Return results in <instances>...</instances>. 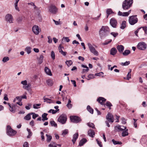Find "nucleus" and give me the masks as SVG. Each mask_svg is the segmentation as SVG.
<instances>
[{
    "instance_id": "1",
    "label": "nucleus",
    "mask_w": 147,
    "mask_h": 147,
    "mask_svg": "<svg viewBox=\"0 0 147 147\" xmlns=\"http://www.w3.org/2000/svg\"><path fill=\"white\" fill-rule=\"evenodd\" d=\"M106 99L102 97H99L97 100V101L102 105H104L105 106V105L109 107L110 109H111L110 107L112 106V105L111 103L107 101L106 103L105 104V102L106 101Z\"/></svg>"
},
{
    "instance_id": "2",
    "label": "nucleus",
    "mask_w": 147,
    "mask_h": 147,
    "mask_svg": "<svg viewBox=\"0 0 147 147\" xmlns=\"http://www.w3.org/2000/svg\"><path fill=\"white\" fill-rule=\"evenodd\" d=\"M133 2V0H125L122 3L123 9L125 10L129 9L132 6Z\"/></svg>"
},
{
    "instance_id": "3",
    "label": "nucleus",
    "mask_w": 147,
    "mask_h": 147,
    "mask_svg": "<svg viewBox=\"0 0 147 147\" xmlns=\"http://www.w3.org/2000/svg\"><path fill=\"white\" fill-rule=\"evenodd\" d=\"M109 28L107 26H102L99 31V35L100 37L105 36L108 35Z\"/></svg>"
},
{
    "instance_id": "4",
    "label": "nucleus",
    "mask_w": 147,
    "mask_h": 147,
    "mask_svg": "<svg viewBox=\"0 0 147 147\" xmlns=\"http://www.w3.org/2000/svg\"><path fill=\"white\" fill-rule=\"evenodd\" d=\"M138 22V19L137 15H133L129 17V22L131 25H133Z\"/></svg>"
},
{
    "instance_id": "5",
    "label": "nucleus",
    "mask_w": 147,
    "mask_h": 147,
    "mask_svg": "<svg viewBox=\"0 0 147 147\" xmlns=\"http://www.w3.org/2000/svg\"><path fill=\"white\" fill-rule=\"evenodd\" d=\"M87 45L90 52L96 56L98 55V52L96 50L94 47L90 42L87 43Z\"/></svg>"
},
{
    "instance_id": "6",
    "label": "nucleus",
    "mask_w": 147,
    "mask_h": 147,
    "mask_svg": "<svg viewBox=\"0 0 147 147\" xmlns=\"http://www.w3.org/2000/svg\"><path fill=\"white\" fill-rule=\"evenodd\" d=\"M7 133L9 136H13L16 134L17 131L13 129L10 126L8 125L7 126Z\"/></svg>"
},
{
    "instance_id": "7",
    "label": "nucleus",
    "mask_w": 147,
    "mask_h": 147,
    "mask_svg": "<svg viewBox=\"0 0 147 147\" xmlns=\"http://www.w3.org/2000/svg\"><path fill=\"white\" fill-rule=\"evenodd\" d=\"M67 119V116L65 114H63L59 117L58 121L62 124H63L65 123Z\"/></svg>"
},
{
    "instance_id": "8",
    "label": "nucleus",
    "mask_w": 147,
    "mask_h": 147,
    "mask_svg": "<svg viewBox=\"0 0 147 147\" xmlns=\"http://www.w3.org/2000/svg\"><path fill=\"white\" fill-rule=\"evenodd\" d=\"M137 48L140 50H144L146 48V45L144 42H140L138 45Z\"/></svg>"
},
{
    "instance_id": "9",
    "label": "nucleus",
    "mask_w": 147,
    "mask_h": 147,
    "mask_svg": "<svg viewBox=\"0 0 147 147\" xmlns=\"http://www.w3.org/2000/svg\"><path fill=\"white\" fill-rule=\"evenodd\" d=\"M70 119L71 121L74 123H78L81 121L80 118L76 116H70Z\"/></svg>"
},
{
    "instance_id": "10",
    "label": "nucleus",
    "mask_w": 147,
    "mask_h": 147,
    "mask_svg": "<svg viewBox=\"0 0 147 147\" xmlns=\"http://www.w3.org/2000/svg\"><path fill=\"white\" fill-rule=\"evenodd\" d=\"M32 30L33 33L35 35H38L39 34L41 30L37 25H34L32 28Z\"/></svg>"
},
{
    "instance_id": "11",
    "label": "nucleus",
    "mask_w": 147,
    "mask_h": 147,
    "mask_svg": "<svg viewBox=\"0 0 147 147\" xmlns=\"http://www.w3.org/2000/svg\"><path fill=\"white\" fill-rule=\"evenodd\" d=\"M49 11L53 14H55L57 11L56 7L53 5H51L49 7Z\"/></svg>"
},
{
    "instance_id": "12",
    "label": "nucleus",
    "mask_w": 147,
    "mask_h": 147,
    "mask_svg": "<svg viewBox=\"0 0 147 147\" xmlns=\"http://www.w3.org/2000/svg\"><path fill=\"white\" fill-rule=\"evenodd\" d=\"M110 23L111 26L113 28L116 27L117 22L114 18H112L110 20Z\"/></svg>"
},
{
    "instance_id": "13",
    "label": "nucleus",
    "mask_w": 147,
    "mask_h": 147,
    "mask_svg": "<svg viewBox=\"0 0 147 147\" xmlns=\"http://www.w3.org/2000/svg\"><path fill=\"white\" fill-rule=\"evenodd\" d=\"M7 105L9 106V109L10 111L11 112L14 113L16 112V107L17 105H13L12 106L9 103H7Z\"/></svg>"
},
{
    "instance_id": "14",
    "label": "nucleus",
    "mask_w": 147,
    "mask_h": 147,
    "mask_svg": "<svg viewBox=\"0 0 147 147\" xmlns=\"http://www.w3.org/2000/svg\"><path fill=\"white\" fill-rule=\"evenodd\" d=\"M5 18L7 22H9V23L13 22V19L12 16L10 14H7L5 16Z\"/></svg>"
},
{
    "instance_id": "15",
    "label": "nucleus",
    "mask_w": 147,
    "mask_h": 147,
    "mask_svg": "<svg viewBox=\"0 0 147 147\" xmlns=\"http://www.w3.org/2000/svg\"><path fill=\"white\" fill-rule=\"evenodd\" d=\"M106 119L109 122L113 123L114 122V119L113 115L112 114L109 113L106 116Z\"/></svg>"
},
{
    "instance_id": "16",
    "label": "nucleus",
    "mask_w": 147,
    "mask_h": 147,
    "mask_svg": "<svg viewBox=\"0 0 147 147\" xmlns=\"http://www.w3.org/2000/svg\"><path fill=\"white\" fill-rule=\"evenodd\" d=\"M44 70L45 72L47 75L49 76H52V74L51 70L47 67H45V68Z\"/></svg>"
},
{
    "instance_id": "17",
    "label": "nucleus",
    "mask_w": 147,
    "mask_h": 147,
    "mask_svg": "<svg viewBox=\"0 0 147 147\" xmlns=\"http://www.w3.org/2000/svg\"><path fill=\"white\" fill-rule=\"evenodd\" d=\"M117 49L120 53H122L124 50V47L122 45H119L117 46Z\"/></svg>"
},
{
    "instance_id": "18",
    "label": "nucleus",
    "mask_w": 147,
    "mask_h": 147,
    "mask_svg": "<svg viewBox=\"0 0 147 147\" xmlns=\"http://www.w3.org/2000/svg\"><path fill=\"white\" fill-rule=\"evenodd\" d=\"M88 134L89 136L93 138L95 134V133L93 130L90 129L88 131Z\"/></svg>"
},
{
    "instance_id": "19",
    "label": "nucleus",
    "mask_w": 147,
    "mask_h": 147,
    "mask_svg": "<svg viewBox=\"0 0 147 147\" xmlns=\"http://www.w3.org/2000/svg\"><path fill=\"white\" fill-rule=\"evenodd\" d=\"M114 129L115 131L117 132H119L120 131H123V128H122L120 127V125H118L114 127Z\"/></svg>"
},
{
    "instance_id": "20",
    "label": "nucleus",
    "mask_w": 147,
    "mask_h": 147,
    "mask_svg": "<svg viewBox=\"0 0 147 147\" xmlns=\"http://www.w3.org/2000/svg\"><path fill=\"white\" fill-rule=\"evenodd\" d=\"M87 141L86 139L85 138L82 139L80 142L79 143V146H83Z\"/></svg>"
},
{
    "instance_id": "21",
    "label": "nucleus",
    "mask_w": 147,
    "mask_h": 147,
    "mask_svg": "<svg viewBox=\"0 0 147 147\" xmlns=\"http://www.w3.org/2000/svg\"><path fill=\"white\" fill-rule=\"evenodd\" d=\"M78 133H76L74 135L73 138L72 140L73 144H74L75 143L76 139L78 138Z\"/></svg>"
},
{
    "instance_id": "22",
    "label": "nucleus",
    "mask_w": 147,
    "mask_h": 147,
    "mask_svg": "<svg viewBox=\"0 0 147 147\" xmlns=\"http://www.w3.org/2000/svg\"><path fill=\"white\" fill-rule=\"evenodd\" d=\"M117 52V50L115 48H112L110 50V54L113 55H115Z\"/></svg>"
},
{
    "instance_id": "23",
    "label": "nucleus",
    "mask_w": 147,
    "mask_h": 147,
    "mask_svg": "<svg viewBox=\"0 0 147 147\" xmlns=\"http://www.w3.org/2000/svg\"><path fill=\"white\" fill-rule=\"evenodd\" d=\"M126 22L125 21H123L121 25L120 28L121 29H124L126 27Z\"/></svg>"
},
{
    "instance_id": "24",
    "label": "nucleus",
    "mask_w": 147,
    "mask_h": 147,
    "mask_svg": "<svg viewBox=\"0 0 147 147\" xmlns=\"http://www.w3.org/2000/svg\"><path fill=\"white\" fill-rule=\"evenodd\" d=\"M32 113H29L24 117V119L26 120H29L31 118L30 115H32Z\"/></svg>"
},
{
    "instance_id": "25",
    "label": "nucleus",
    "mask_w": 147,
    "mask_h": 147,
    "mask_svg": "<svg viewBox=\"0 0 147 147\" xmlns=\"http://www.w3.org/2000/svg\"><path fill=\"white\" fill-rule=\"evenodd\" d=\"M123 132L122 133V135L123 137H125L127 136L128 135V129H126L122 131Z\"/></svg>"
},
{
    "instance_id": "26",
    "label": "nucleus",
    "mask_w": 147,
    "mask_h": 147,
    "mask_svg": "<svg viewBox=\"0 0 147 147\" xmlns=\"http://www.w3.org/2000/svg\"><path fill=\"white\" fill-rule=\"evenodd\" d=\"M47 114L44 113L42 114V120L44 121L45 120H47L48 119V118L47 117Z\"/></svg>"
},
{
    "instance_id": "27",
    "label": "nucleus",
    "mask_w": 147,
    "mask_h": 147,
    "mask_svg": "<svg viewBox=\"0 0 147 147\" xmlns=\"http://www.w3.org/2000/svg\"><path fill=\"white\" fill-rule=\"evenodd\" d=\"M106 13L107 14V18L109 15L113 13H114V12L112 11V10L111 9H108L107 10Z\"/></svg>"
},
{
    "instance_id": "28",
    "label": "nucleus",
    "mask_w": 147,
    "mask_h": 147,
    "mask_svg": "<svg viewBox=\"0 0 147 147\" xmlns=\"http://www.w3.org/2000/svg\"><path fill=\"white\" fill-rule=\"evenodd\" d=\"M130 53V51L128 50H125L124 51V52H123L122 53L123 55L124 56H126L128 55Z\"/></svg>"
},
{
    "instance_id": "29",
    "label": "nucleus",
    "mask_w": 147,
    "mask_h": 147,
    "mask_svg": "<svg viewBox=\"0 0 147 147\" xmlns=\"http://www.w3.org/2000/svg\"><path fill=\"white\" fill-rule=\"evenodd\" d=\"M43 99L44 100V102H47V103H49L54 102L51 99L46 98L45 97H44Z\"/></svg>"
},
{
    "instance_id": "30",
    "label": "nucleus",
    "mask_w": 147,
    "mask_h": 147,
    "mask_svg": "<svg viewBox=\"0 0 147 147\" xmlns=\"http://www.w3.org/2000/svg\"><path fill=\"white\" fill-rule=\"evenodd\" d=\"M27 131L28 132V135L27 136V138H30L32 134V133L30 129L27 128Z\"/></svg>"
},
{
    "instance_id": "31",
    "label": "nucleus",
    "mask_w": 147,
    "mask_h": 147,
    "mask_svg": "<svg viewBox=\"0 0 147 147\" xmlns=\"http://www.w3.org/2000/svg\"><path fill=\"white\" fill-rule=\"evenodd\" d=\"M43 57V56L42 55H40L38 60V62L39 64H41L42 63Z\"/></svg>"
},
{
    "instance_id": "32",
    "label": "nucleus",
    "mask_w": 147,
    "mask_h": 147,
    "mask_svg": "<svg viewBox=\"0 0 147 147\" xmlns=\"http://www.w3.org/2000/svg\"><path fill=\"white\" fill-rule=\"evenodd\" d=\"M31 48L30 47H27L25 49V51H26L28 54H29L31 53Z\"/></svg>"
},
{
    "instance_id": "33",
    "label": "nucleus",
    "mask_w": 147,
    "mask_h": 147,
    "mask_svg": "<svg viewBox=\"0 0 147 147\" xmlns=\"http://www.w3.org/2000/svg\"><path fill=\"white\" fill-rule=\"evenodd\" d=\"M87 109L88 111H89L92 114H93V110L91 108L90 106L88 105L87 106Z\"/></svg>"
},
{
    "instance_id": "34",
    "label": "nucleus",
    "mask_w": 147,
    "mask_h": 147,
    "mask_svg": "<svg viewBox=\"0 0 147 147\" xmlns=\"http://www.w3.org/2000/svg\"><path fill=\"white\" fill-rule=\"evenodd\" d=\"M46 136L47 137V142H49L51 141L52 137V136L51 135H49L48 134H46Z\"/></svg>"
},
{
    "instance_id": "35",
    "label": "nucleus",
    "mask_w": 147,
    "mask_h": 147,
    "mask_svg": "<svg viewBox=\"0 0 147 147\" xmlns=\"http://www.w3.org/2000/svg\"><path fill=\"white\" fill-rule=\"evenodd\" d=\"M87 125L89 127H91L92 128L94 129L95 128V125L94 123H87Z\"/></svg>"
},
{
    "instance_id": "36",
    "label": "nucleus",
    "mask_w": 147,
    "mask_h": 147,
    "mask_svg": "<svg viewBox=\"0 0 147 147\" xmlns=\"http://www.w3.org/2000/svg\"><path fill=\"white\" fill-rule=\"evenodd\" d=\"M131 10L128 11L127 12H123L122 16H127L130 13Z\"/></svg>"
},
{
    "instance_id": "37",
    "label": "nucleus",
    "mask_w": 147,
    "mask_h": 147,
    "mask_svg": "<svg viewBox=\"0 0 147 147\" xmlns=\"http://www.w3.org/2000/svg\"><path fill=\"white\" fill-rule=\"evenodd\" d=\"M36 19L38 21L40 22L42 20V17L39 13H38L36 17Z\"/></svg>"
},
{
    "instance_id": "38",
    "label": "nucleus",
    "mask_w": 147,
    "mask_h": 147,
    "mask_svg": "<svg viewBox=\"0 0 147 147\" xmlns=\"http://www.w3.org/2000/svg\"><path fill=\"white\" fill-rule=\"evenodd\" d=\"M112 141L113 144L114 145H116L117 144H121L122 143L121 142L116 141L114 139H113Z\"/></svg>"
},
{
    "instance_id": "39",
    "label": "nucleus",
    "mask_w": 147,
    "mask_h": 147,
    "mask_svg": "<svg viewBox=\"0 0 147 147\" xmlns=\"http://www.w3.org/2000/svg\"><path fill=\"white\" fill-rule=\"evenodd\" d=\"M88 78H87L88 80H89L90 79H92L94 78V76L93 74H90L88 76Z\"/></svg>"
},
{
    "instance_id": "40",
    "label": "nucleus",
    "mask_w": 147,
    "mask_h": 147,
    "mask_svg": "<svg viewBox=\"0 0 147 147\" xmlns=\"http://www.w3.org/2000/svg\"><path fill=\"white\" fill-rule=\"evenodd\" d=\"M50 123L51 125L52 126L55 127H57V124L55 122L53 121H50Z\"/></svg>"
},
{
    "instance_id": "41",
    "label": "nucleus",
    "mask_w": 147,
    "mask_h": 147,
    "mask_svg": "<svg viewBox=\"0 0 147 147\" xmlns=\"http://www.w3.org/2000/svg\"><path fill=\"white\" fill-rule=\"evenodd\" d=\"M46 82L47 84L49 86H51L52 84V81L50 79H49L46 81Z\"/></svg>"
},
{
    "instance_id": "42",
    "label": "nucleus",
    "mask_w": 147,
    "mask_h": 147,
    "mask_svg": "<svg viewBox=\"0 0 147 147\" xmlns=\"http://www.w3.org/2000/svg\"><path fill=\"white\" fill-rule=\"evenodd\" d=\"M9 58L8 57H4L2 59V61L4 62L5 63L7 62V61L9 60Z\"/></svg>"
},
{
    "instance_id": "43",
    "label": "nucleus",
    "mask_w": 147,
    "mask_h": 147,
    "mask_svg": "<svg viewBox=\"0 0 147 147\" xmlns=\"http://www.w3.org/2000/svg\"><path fill=\"white\" fill-rule=\"evenodd\" d=\"M68 133V130L67 129H65L63 131V132L62 135L64 136Z\"/></svg>"
},
{
    "instance_id": "44",
    "label": "nucleus",
    "mask_w": 147,
    "mask_h": 147,
    "mask_svg": "<svg viewBox=\"0 0 147 147\" xmlns=\"http://www.w3.org/2000/svg\"><path fill=\"white\" fill-rule=\"evenodd\" d=\"M130 62L129 61H126L124 63H121V65L123 66H126L129 65L130 63Z\"/></svg>"
},
{
    "instance_id": "45",
    "label": "nucleus",
    "mask_w": 147,
    "mask_h": 147,
    "mask_svg": "<svg viewBox=\"0 0 147 147\" xmlns=\"http://www.w3.org/2000/svg\"><path fill=\"white\" fill-rule=\"evenodd\" d=\"M23 20V17H20L17 19V21L19 23H20L22 22Z\"/></svg>"
},
{
    "instance_id": "46",
    "label": "nucleus",
    "mask_w": 147,
    "mask_h": 147,
    "mask_svg": "<svg viewBox=\"0 0 147 147\" xmlns=\"http://www.w3.org/2000/svg\"><path fill=\"white\" fill-rule=\"evenodd\" d=\"M32 113V118L33 119H35L36 117L38 116V114H35L34 113Z\"/></svg>"
},
{
    "instance_id": "47",
    "label": "nucleus",
    "mask_w": 147,
    "mask_h": 147,
    "mask_svg": "<svg viewBox=\"0 0 147 147\" xmlns=\"http://www.w3.org/2000/svg\"><path fill=\"white\" fill-rule=\"evenodd\" d=\"M66 63L68 66H69L72 64V62L71 60L67 61Z\"/></svg>"
},
{
    "instance_id": "48",
    "label": "nucleus",
    "mask_w": 147,
    "mask_h": 147,
    "mask_svg": "<svg viewBox=\"0 0 147 147\" xmlns=\"http://www.w3.org/2000/svg\"><path fill=\"white\" fill-rule=\"evenodd\" d=\"M57 111L54 110L52 109H50L49 111L48 112L49 113H52L53 114H54L56 113Z\"/></svg>"
},
{
    "instance_id": "49",
    "label": "nucleus",
    "mask_w": 147,
    "mask_h": 147,
    "mask_svg": "<svg viewBox=\"0 0 147 147\" xmlns=\"http://www.w3.org/2000/svg\"><path fill=\"white\" fill-rule=\"evenodd\" d=\"M103 73L102 72H100L99 73H97L95 74V76H102L103 77Z\"/></svg>"
},
{
    "instance_id": "50",
    "label": "nucleus",
    "mask_w": 147,
    "mask_h": 147,
    "mask_svg": "<svg viewBox=\"0 0 147 147\" xmlns=\"http://www.w3.org/2000/svg\"><path fill=\"white\" fill-rule=\"evenodd\" d=\"M51 56L53 60H54L55 58V54L54 52L52 51L51 52Z\"/></svg>"
},
{
    "instance_id": "51",
    "label": "nucleus",
    "mask_w": 147,
    "mask_h": 147,
    "mask_svg": "<svg viewBox=\"0 0 147 147\" xmlns=\"http://www.w3.org/2000/svg\"><path fill=\"white\" fill-rule=\"evenodd\" d=\"M55 142H52L49 145V147H57Z\"/></svg>"
},
{
    "instance_id": "52",
    "label": "nucleus",
    "mask_w": 147,
    "mask_h": 147,
    "mask_svg": "<svg viewBox=\"0 0 147 147\" xmlns=\"http://www.w3.org/2000/svg\"><path fill=\"white\" fill-rule=\"evenodd\" d=\"M63 40L67 42H69L70 40L68 37H63L62 40Z\"/></svg>"
},
{
    "instance_id": "53",
    "label": "nucleus",
    "mask_w": 147,
    "mask_h": 147,
    "mask_svg": "<svg viewBox=\"0 0 147 147\" xmlns=\"http://www.w3.org/2000/svg\"><path fill=\"white\" fill-rule=\"evenodd\" d=\"M101 15V14H100V15L97 16L96 17L94 18H92V19L93 20H99V18Z\"/></svg>"
},
{
    "instance_id": "54",
    "label": "nucleus",
    "mask_w": 147,
    "mask_h": 147,
    "mask_svg": "<svg viewBox=\"0 0 147 147\" xmlns=\"http://www.w3.org/2000/svg\"><path fill=\"white\" fill-rule=\"evenodd\" d=\"M40 134H41V138H42V141H44L45 139L44 136V133L43 132L41 131L40 132Z\"/></svg>"
},
{
    "instance_id": "55",
    "label": "nucleus",
    "mask_w": 147,
    "mask_h": 147,
    "mask_svg": "<svg viewBox=\"0 0 147 147\" xmlns=\"http://www.w3.org/2000/svg\"><path fill=\"white\" fill-rule=\"evenodd\" d=\"M96 142H97V143L98 144V145L100 147H102V144L101 142L100 141H99L97 139H96Z\"/></svg>"
},
{
    "instance_id": "56",
    "label": "nucleus",
    "mask_w": 147,
    "mask_h": 147,
    "mask_svg": "<svg viewBox=\"0 0 147 147\" xmlns=\"http://www.w3.org/2000/svg\"><path fill=\"white\" fill-rule=\"evenodd\" d=\"M40 104H34L33 105V108L35 109H37L39 108V107H38L40 106Z\"/></svg>"
},
{
    "instance_id": "57",
    "label": "nucleus",
    "mask_w": 147,
    "mask_h": 147,
    "mask_svg": "<svg viewBox=\"0 0 147 147\" xmlns=\"http://www.w3.org/2000/svg\"><path fill=\"white\" fill-rule=\"evenodd\" d=\"M111 34L114 37H116L118 35V34L117 33H115V32H111Z\"/></svg>"
},
{
    "instance_id": "58",
    "label": "nucleus",
    "mask_w": 147,
    "mask_h": 147,
    "mask_svg": "<svg viewBox=\"0 0 147 147\" xmlns=\"http://www.w3.org/2000/svg\"><path fill=\"white\" fill-rule=\"evenodd\" d=\"M142 28V27H140L138 28L136 31L134 32V33L136 36H138V33L139 30Z\"/></svg>"
},
{
    "instance_id": "59",
    "label": "nucleus",
    "mask_w": 147,
    "mask_h": 147,
    "mask_svg": "<svg viewBox=\"0 0 147 147\" xmlns=\"http://www.w3.org/2000/svg\"><path fill=\"white\" fill-rule=\"evenodd\" d=\"M16 99L18 100L19 102H21L22 100L21 96H16Z\"/></svg>"
},
{
    "instance_id": "60",
    "label": "nucleus",
    "mask_w": 147,
    "mask_h": 147,
    "mask_svg": "<svg viewBox=\"0 0 147 147\" xmlns=\"http://www.w3.org/2000/svg\"><path fill=\"white\" fill-rule=\"evenodd\" d=\"M23 147H29L28 143L27 142H25L23 145Z\"/></svg>"
},
{
    "instance_id": "61",
    "label": "nucleus",
    "mask_w": 147,
    "mask_h": 147,
    "mask_svg": "<svg viewBox=\"0 0 147 147\" xmlns=\"http://www.w3.org/2000/svg\"><path fill=\"white\" fill-rule=\"evenodd\" d=\"M131 74L128 73L127 75V79L129 80L130 78H131Z\"/></svg>"
},
{
    "instance_id": "62",
    "label": "nucleus",
    "mask_w": 147,
    "mask_h": 147,
    "mask_svg": "<svg viewBox=\"0 0 147 147\" xmlns=\"http://www.w3.org/2000/svg\"><path fill=\"white\" fill-rule=\"evenodd\" d=\"M21 83L24 85H27V81L26 80L22 81L21 82Z\"/></svg>"
},
{
    "instance_id": "63",
    "label": "nucleus",
    "mask_w": 147,
    "mask_h": 147,
    "mask_svg": "<svg viewBox=\"0 0 147 147\" xmlns=\"http://www.w3.org/2000/svg\"><path fill=\"white\" fill-rule=\"evenodd\" d=\"M122 123L123 124H125L126 123V120L124 118H122L121 119Z\"/></svg>"
},
{
    "instance_id": "64",
    "label": "nucleus",
    "mask_w": 147,
    "mask_h": 147,
    "mask_svg": "<svg viewBox=\"0 0 147 147\" xmlns=\"http://www.w3.org/2000/svg\"><path fill=\"white\" fill-rule=\"evenodd\" d=\"M48 42L49 43H51L52 42V39L51 38V37L50 36H48Z\"/></svg>"
}]
</instances>
